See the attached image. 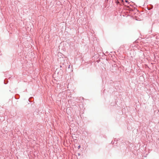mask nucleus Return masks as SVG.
<instances>
[{"label":"nucleus","mask_w":159,"mask_h":159,"mask_svg":"<svg viewBox=\"0 0 159 159\" xmlns=\"http://www.w3.org/2000/svg\"><path fill=\"white\" fill-rule=\"evenodd\" d=\"M80 145L78 147V148L79 149L80 148Z\"/></svg>","instance_id":"obj_1"},{"label":"nucleus","mask_w":159,"mask_h":159,"mask_svg":"<svg viewBox=\"0 0 159 159\" xmlns=\"http://www.w3.org/2000/svg\"><path fill=\"white\" fill-rule=\"evenodd\" d=\"M70 65H69V67H68V68H70Z\"/></svg>","instance_id":"obj_2"},{"label":"nucleus","mask_w":159,"mask_h":159,"mask_svg":"<svg viewBox=\"0 0 159 159\" xmlns=\"http://www.w3.org/2000/svg\"><path fill=\"white\" fill-rule=\"evenodd\" d=\"M125 2H127V1L126 0L125 1Z\"/></svg>","instance_id":"obj_3"}]
</instances>
